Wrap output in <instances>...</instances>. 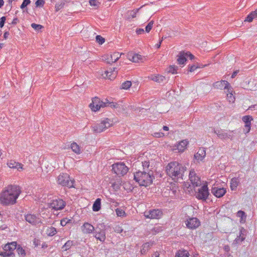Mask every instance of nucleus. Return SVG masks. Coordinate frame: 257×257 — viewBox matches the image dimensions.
<instances>
[{
	"label": "nucleus",
	"instance_id": "obj_47",
	"mask_svg": "<svg viewBox=\"0 0 257 257\" xmlns=\"http://www.w3.org/2000/svg\"><path fill=\"white\" fill-rule=\"evenodd\" d=\"M31 3L30 0H24L23 3L22 4L21 6V8L22 9H24L25 7H26L29 4H30Z\"/></svg>",
	"mask_w": 257,
	"mask_h": 257
},
{
	"label": "nucleus",
	"instance_id": "obj_33",
	"mask_svg": "<svg viewBox=\"0 0 257 257\" xmlns=\"http://www.w3.org/2000/svg\"><path fill=\"white\" fill-rule=\"evenodd\" d=\"M101 206V199L97 198L93 204L92 209L94 211H98L100 210Z\"/></svg>",
	"mask_w": 257,
	"mask_h": 257
},
{
	"label": "nucleus",
	"instance_id": "obj_25",
	"mask_svg": "<svg viewBox=\"0 0 257 257\" xmlns=\"http://www.w3.org/2000/svg\"><path fill=\"white\" fill-rule=\"evenodd\" d=\"M243 121L245 123V127L247 129V133L249 132L250 128L251 121L252 117L249 115H245L242 117Z\"/></svg>",
	"mask_w": 257,
	"mask_h": 257
},
{
	"label": "nucleus",
	"instance_id": "obj_21",
	"mask_svg": "<svg viewBox=\"0 0 257 257\" xmlns=\"http://www.w3.org/2000/svg\"><path fill=\"white\" fill-rule=\"evenodd\" d=\"M121 56V54L118 52H114L112 54H111L110 55H107L105 57H107V58L105 59L107 60V63H111L115 62L117 61Z\"/></svg>",
	"mask_w": 257,
	"mask_h": 257
},
{
	"label": "nucleus",
	"instance_id": "obj_5",
	"mask_svg": "<svg viewBox=\"0 0 257 257\" xmlns=\"http://www.w3.org/2000/svg\"><path fill=\"white\" fill-rule=\"evenodd\" d=\"M112 125V121L108 118H105L101 122L97 123L92 126L93 131L94 133H100L108 128Z\"/></svg>",
	"mask_w": 257,
	"mask_h": 257
},
{
	"label": "nucleus",
	"instance_id": "obj_57",
	"mask_svg": "<svg viewBox=\"0 0 257 257\" xmlns=\"http://www.w3.org/2000/svg\"><path fill=\"white\" fill-rule=\"evenodd\" d=\"M187 54V58L189 57L190 59L192 60L194 58V56L191 54L189 52H185Z\"/></svg>",
	"mask_w": 257,
	"mask_h": 257
},
{
	"label": "nucleus",
	"instance_id": "obj_56",
	"mask_svg": "<svg viewBox=\"0 0 257 257\" xmlns=\"http://www.w3.org/2000/svg\"><path fill=\"white\" fill-rule=\"evenodd\" d=\"M144 33V30L143 29H138L136 30V33L138 35H141Z\"/></svg>",
	"mask_w": 257,
	"mask_h": 257
},
{
	"label": "nucleus",
	"instance_id": "obj_29",
	"mask_svg": "<svg viewBox=\"0 0 257 257\" xmlns=\"http://www.w3.org/2000/svg\"><path fill=\"white\" fill-rule=\"evenodd\" d=\"M71 148L73 152L77 154H80L82 152L80 147L75 142L71 144Z\"/></svg>",
	"mask_w": 257,
	"mask_h": 257
},
{
	"label": "nucleus",
	"instance_id": "obj_60",
	"mask_svg": "<svg viewBox=\"0 0 257 257\" xmlns=\"http://www.w3.org/2000/svg\"><path fill=\"white\" fill-rule=\"evenodd\" d=\"M19 22V19L17 18H15L13 19L12 23L13 25H16Z\"/></svg>",
	"mask_w": 257,
	"mask_h": 257
},
{
	"label": "nucleus",
	"instance_id": "obj_39",
	"mask_svg": "<svg viewBox=\"0 0 257 257\" xmlns=\"http://www.w3.org/2000/svg\"><path fill=\"white\" fill-rule=\"evenodd\" d=\"M57 232L56 228L54 227H51L47 229V233L49 236H53Z\"/></svg>",
	"mask_w": 257,
	"mask_h": 257
},
{
	"label": "nucleus",
	"instance_id": "obj_24",
	"mask_svg": "<svg viewBox=\"0 0 257 257\" xmlns=\"http://www.w3.org/2000/svg\"><path fill=\"white\" fill-rule=\"evenodd\" d=\"M26 220L32 224H36L40 222L39 218L36 215L31 214H27L25 215Z\"/></svg>",
	"mask_w": 257,
	"mask_h": 257
},
{
	"label": "nucleus",
	"instance_id": "obj_3",
	"mask_svg": "<svg viewBox=\"0 0 257 257\" xmlns=\"http://www.w3.org/2000/svg\"><path fill=\"white\" fill-rule=\"evenodd\" d=\"M185 171L186 167L177 162H172L166 167L167 175L174 181H177L179 179H182Z\"/></svg>",
	"mask_w": 257,
	"mask_h": 257
},
{
	"label": "nucleus",
	"instance_id": "obj_12",
	"mask_svg": "<svg viewBox=\"0 0 257 257\" xmlns=\"http://www.w3.org/2000/svg\"><path fill=\"white\" fill-rule=\"evenodd\" d=\"M189 179L194 188L199 187L201 185L200 178L197 175L194 170H192L190 172Z\"/></svg>",
	"mask_w": 257,
	"mask_h": 257
},
{
	"label": "nucleus",
	"instance_id": "obj_20",
	"mask_svg": "<svg viewBox=\"0 0 257 257\" xmlns=\"http://www.w3.org/2000/svg\"><path fill=\"white\" fill-rule=\"evenodd\" d=\"M229 83L225 80H221L217 81L213 84V87L214 88L220 89H227L230 87Z\"/></svg>",
	"mask_w": 257,
	"mask_h": 257
},
{
	"label": "nucleus",
	"instance_id": "obj_44",
	"mask_svg": "<svg viewBox=\"0 0 257 257\" xmlns=\"http://www.w3.org/2000/svg\"><path fill=\"white\" fill-rule=\"evenodd\" d=\"M153 24H154V21H151L148 23L147 26L146 27L145 30L147 33H149L151 30V29H152V27L153 26Z\"/></svg>",
	"mask_w": 257,
	"mask_h": 257
},
{
	"label": "nucleus",
	"instance_id": "obj_38",
	"mask_svg": "<svg viewBox=\"0 0 257 257\" xmlns=\"http://www.w3.org/2000/svg\"><path fill=\"white\" fill-rule=\"evenodd\" d=\"M105 107L109 106L111 108H117L118 107V104L115 102H110L107 99L105 100Z\"/></svg>",
	"mask_w": 257,
	"mask_h": 257
},
{
	"label": "nucleus",
	"instance_id": "obj_17",
	"mask_svg": "<svg viewBox=\"0 0 257 257\" xmlns=\"http://www.w3.org/2000/svg\"><path fill=\"white\" fill-rule=\"evenodd\" d=\"M83 233L89 234L93 233L94 231V227L88 222H85L81 227Z\"/></svg>",
	"mask_w": 257,
	"mask_h": 257
},
{
	"label": "nucleus",
	"instance_id": "obj_35",
	"mask_svg": "<svg viewBox=\"0 0 257 257\" xmlns=\"http://www.w3.org/2000/svg\"><path fill=\"white\" fill-rule=\"evenodd\" d=\"M139 10H140V9H137L134 10L133 11L128 12L127 19L131 20V19L135 18L136 17L137 14L138 13Z\"/></svg>",
	"mask_w": 257,
	"mask_h": 257
},
{
	"label": "nucleus",
	"instance_id": "obj_4",
	"mask_svg": "<svg viewBox=\"0 0 257 257\" xmlns=\"http://www.w3.org/2000/svg\"><path fill=\"white\" fill-rule=\"evenodd\" d=\"M17 242L15 241L7 243L3 247L5 251L1 252L0 255L3 257H13L14 255L13 251L17 248Z\"/></svg>",
	"mask_w": 257,
	"mask_h": 257
},
{
	"label": "nucleus",
	"instance_id": "obj_6",
	"mask_svg": "<svg viewBox=\"0 0 257 257\" xmlns=\"http://www.w3.org/2000/svg\"><path fill=\"white\" fill-rule=\"evenodd\" d=\"M112 171L118 176H123L128 171V167L123 163H116L112 166Z\"/></svg>",
	"mask_w": 257,
	"mask_h": 257
},
{
	"label": "nucleus",
	"instance_id": "obj_41",
	"mask_svg": "<svg viewBox=\"0 0 257 257\" xmlns=\"http://www.w3.org/2000/svg\"><path fill=\"white\" fill-rule=\"evenodd\" d=\"M115 212L117 216L124 217L126 216L124 211L120 208H116Z\"/></svg>",
	"mask_w": 257,
	"mask_h": 257
},
{
	"label": "nucleus",
	"instance_id": "obj_40",
	"mask_svg": "<svg viewBox=\"0 0 257 257\" xmlns=\"http://www.w3.org/2000/svg\"><path fill=\"white\" fill-rule=\"evenodd\" d=\"M132 85V82L130 81H126L122 83L121 85V89H127Z\"/></svg>",
	"mask_w": 257,
	"mask_h": 257
},
{
	"label": "nucleus",
	"instance_id": "obj_30",
	"mask_svg": "<svg viewBox=\"0 0 257 257\" xmlns=\"http://www.w3.org/2000/svg\"><path fill=\"white\" fill-rule=\"evenodd\" d=\"M255 18H257V9L250 13L246 18L244 21L251 22Z\"/></svg>",
	"mask_w": 257,
	"mask_h": 257
},
{
	"label": "nucleus",
	"instance_id": "obj_63",
	"mask_svg": "<svg viewBox=\"0 0 257 257\" xmlns=\"http://www.w3.org/2000/svg\"><path fill=\"white\" fill-rule=\"evenodd\" d=\"M159 252H155V253L153 254L152 257H159Z\"/></svg>",
	"mask_w": 257,
	"mask_h": 257
},
{
	"label": "nucleus",
	"instance_id": "obj_8",
	"mask_svg": "<svg viewBox=\"0 0 257 257\" xmlns=\"http://www.w3.org/2000/svg\"><path fill=\"white\" fill-rule=\"evenodd\" d=\"M196 197L200 200H206L209 194L207 185L204 184L197 190L194 189Z\"/></svg>",
	"mask_w": 257,
	"mask_h": 257
},
{
	"label": "nucleus",
	"instance_id": "obj_53",
	"mask_svg": "<svg viewBox=\"0 0 257 257\" xmlns=\"http://www.w3.org/2000/svg\"><path fill=\"white\" fill-rule=\"evenodd\" d=\"M6 18L5 17H2L0 19V27L2 28L4 26Z\"/></svg>",
	"mask_w": 257,
	"mask_h": 257
},
{
	"label": "nucleus",
	"instance_id": "obj_64",
	"mask_svg": "<svg viewBox=\"0 0 257 257\" xmlns=\"http://www.w3.org/2000/svg\"><path fill=\"white\" fill-rule=\"evenodd\" d=\"M237 73V71H234L231 75V78H234L236 75Z\"/></svg>",
	"mask_w": 257,
	"mask_h": 257
},
{
	"label": "nucleus",
	"instance_id": "obj_13",
	"mask_svg": "<svg viewBox=\"0 0 257 257\" xmlns=\"http://www.w3.org/2000/svg\"><path fill=\"white\" fill-rule=\"evenodd\" d=\"M65 202L61 199H56L52 201L49 206L56 210H62L65 206Z\"/></svg>",
	"mask_w": 257,
	"mask_h": 257
},
{
	"label": "nucleus",
	"instance_id": "obj_7",
	"mask_svg": "<svg viewBox=\"0 0 257 257\" xmlns=\"http://www.w3.org/2000/svg\"><path fill=\"white\" fill-rule=\"evenodd\" d=\"M57 181L59 184L63 186H67L69 188L73 186V181L70 180L69 176L66 173L60 174L57 177Z\"/></svg>",
	"mask_w": 257,
	"mask_h": 257
},
{
	"label": "nucleus",
	"instance_id": "obj_52",
	"mask_svg": "<svg viewBox=\"0 0 257 257\" xmlns=\"http://www.w3.org/2000/svg\"><path fill=\"white\" fill-rule=\"evenodd\" d=\"M244 238L245 237L243 236H241L240 234L239 236L237 237L235 239V241L236 243H240L242 242L244 239Z\"/></svg>",
	"mask_w": 257,
	"mask_h": 257
},
{
	"label": "nucleus",
	"instance_id": "obj_22",
	"mask_svg": "<svg viewBox=\"0 0 257 257\" xmlns=\"http://www.w3.org/2000/svg\"><path fill=\"white\" fill-rule=\"evenodd\" d=\"M187 58V54L184 51H181L177 55V62L178 64H185Z\"/></svg>",
	"mask_w": 257,
	"mask_h": 257
},
{
	"label": "nucleus",
	"instance_id": "obj_10",
	"mask_svg": "<svg viewBox=\"0 0 257 257\" xmlns=\"http://www.w3.org/2000/svg\"><path fill=\"white\" fill-rule=\"evenodd\" d=\"M105 101H102L98 97H94L92 99V102L89 104V107L93 111L99 110L101 108L105 107Z\"/></svg>",
	"mask_w": 257,
	"mask_h": 257
},
{
	"label": "nucleus",
	"instance_id": "obj_45",
	"mask_svg": "<svg viewBox=\"0 0 257 257\" xmlns=\"http://www.w3.org/2000/svg\"><path fill=\"white\" fill-rule=\"evenodd\" d=\"M31 27L34 29H35V30H37V31L41 30L43 28V26L42 25H39V24H36L35 23H32L31 24Z\"/></svg>",
	"mask_w": 257,
	"mask_h": 257
},
{
	"label": "nucleus",
	"instance_id": "obj_28",
	"mask_svg": "<svg viewBox=\"0 0 257 257\" xmlns=\"http://www.w3.org/2000/svg\"><path fill=\"white\" fill-rule=\"evenodd\" d=\"M149 78L158 83L163 82L165 80V77L160 75H151L149 77Z\"/></svg>",
	"mask_w": 257,
	"mask_h": 257
},
{
	"label": "nucleus",
	"instance_id": "obj_1",
	"mask_svg": "<svg viewBox=\"0 0 257 257\" xmlns=\"http://www.w3.org/2000/svg\"><path fill=\"white\" fill-rule=\"evenodd\" d=\"M156 165V161L152 158H148L142 161L144 171H138L134 174V179L140 186L147 187L152 184Z\"/></svg>",
	"mask_w": 257,
	"mask_h": 257
},
{
	"label": "nucleus",
	"instance_id": "obj_15",
	"mask_svg": "<svg viewBox=\"0 0 257 257\" xmlns=\"http://www.w3.org/2000/svg\"><path fill=\"white\" fill-rule=\"evenodd\" d=\"M144 215L146 218L150 219H159L162 215V212L159 209H153L145 212Z\"/></svg>",
	"mask_w": 257,
	"mask_h": 257
},
{
	"label": "nucleus",
	"instance_id": "obj_46",
	"mask_svg": "<svg viewBox=\"0 0 257 257\" xmlns=\"http://www.w3.org/2000/svg\"><path fill=\"white\" fill-rule=\"evenodd\" d=\"M17 251L19 254L22 255H25V251L21 246H19L17 248Z\"/></svg>",
	"mask_w": 257,
	"mask_h": 257
},
{
	"label": "nucleus",
	"instance_id": "obj_51",
	"mask_svg": "<svg viewBox=\"0 0 257 257\" xmlns=\"http://www.w3.org/2000/svg\"><path fill=\"white\" fill-rule=\"evenodd\" d=\"M198 68H200V66H196L195 65H193L189 66V70L190 72H192L194 71Z\"/></svg>",
	"mask_w": 257,
	"mask_h": 257
},
{
	"label": "nucleus",
	"instance_id": "obj_37",
	"mask_svg": "<svg viewBox=\"0 0 257 257\" xmlns=\"http://www.w3.org/2000/svg\"><path fill=\"white\" fill-rule=\"evenodd\" d=\"M189 254L187 250H179L176 257H189Z\"/></svg>",
	"mask_w": 257,
	"mask_h": 257
},
{
	"label": "nucleus",
	"instance_id": "obj_43",
	"mask_svg": "<svg viewBox=\"0 0 257 257\" xmlns=\"http://www.w3.org/2000/svg\"><path fill=\"white\" fill-rule=\"evenodd\" d=\"M96 41L101 45L105 42V39L100 35H97L96 36Z\"/></svg>",
	"mask_w": 257,
	"mask_h": 257
},
{
	"label": "nucleus",
	"instance_id": "obj_36",
	"mask_svg": "<svg viewBox=\"0 0 257 257\" xmlns=\"http://www.w3.org/2000/svg\"><path fill=\"white\" fill-rule=\"evenodd\" d=\"M73 245V241L72 240H68L65 244L62 247V249L66 251L69 248H71V247Z\"/></svg>",
	"mask_w": 257,
	"mask_h": 257
},
{
	"label": "nucleus",
	"instance_id": "obj_48",
	"mask_svg": "<svg viewBox=\"0 0 257 257\" xmlns=\"http://www.w3.org/2000/svg\"><path fill=\"white\" fill-rule=\"evenodd\" d=\"M64 5V3L62 2L60 4H57L55 6L56 11H58L61 9Z\"/></svg>",
	"mask_w": 257,
	"mask_h": 257
},
{
	"label": "nucleus",
	"instance_id": "obj_14",
	"mask_svg": "<svg viewBox=\"0 0 257 257\" xmlns=\"http://www.w3.org/2000/svg\"><path fill=\"white\" fill-rule=\"evenodd\" d=\"M185 224L188 228L195 229L200 225V222L198 218L191 217L185 221Z\"/></svg>",
	"mask_w": 257,
	"mask_h": 257
},
{
	"label": "nucleus",
	"instance_id": "obj_27",
	"mask_svg": "<svg viewBox=\"0 0 257 257\" xmlns=\"http://www.w3.org/2000/svg\"><path fill=\"white\" fill-rule=\"evenodd\" d=\"M129 59L135 63H139L142 61L143 57L138 54H133L128 55Z\"/></svg>",
	"mask_w": 257,
	"mask_h": 257
},
{
	"label": "nucleus",
	"instance_id": "obj_26",
	"mask_svg": "<svg viewBox=\"0 0 257 257\" xmlns=\"http://www.w3.org/2000/svg\"><path fill=\"white\" fill-rule=\"evenodd\" d=\"M206 156V151L204 148H200L197 152L194 155V158L199 161H202Z\"/></svg>",
	"mask_w": 257,
	"mask_h": 257
},
{
	"label": "nucleus",
	"instance_id": "obj_50",
	"mask_svg": "<svg viewBox=\"0 0 257 257\" xmlns=\"http://www.w3.org/2000/svg\"><path fill=\"white\" fill-rule=\"evenodd\" d=\"M45 4L44 0H37L35 3L36 7H43Z\"/></svg>",
	"mask_w": 257,
	"mask_h": 257
},
{
	"label": "nucleus",
	"instance_id": "obj_58",
	"mask_svg": "<svg viewBox=\"0 0 257 257\" xmlns=\"http://www.w3.org/2000/svg\"><path fill=\"white\" fill-rule=\"evenodd\" d=\"M67 223H68V221H66L65 219H62L61 221L60 224L62 226H64L67 224Z\"/></svg>",
	"mask_w": 257,
	"mask_h": 257
},
{
	"label": "nucleus",
	"instance_id": "obj_49",
	"mask_svg": "<svg viewBox=\"0 0 257 257\" xmlns=\"http://www.w3.org/2000/svg\"><path fill=\"white\" fill-rule=\"evenodd\" d=\"M89 3L91 6L95 7H97L99 4L97 0H89Z\"/></svg>",
	"mask_w": 257,
	"mask_h": 257
},
{
	"label": "nucleus",
	"instance_id": "obj_54",
	"mask_svg": "<svg viewBox=\"0 0 257 257\" xmlns=\"http://www.w3.org/2000/svg\"><path fill=\"white\" fill-rule=\"evenodd\" d=\"M237 215L238 217H240L241 218H243V217H245V213L243 211L239 210L237 213Z\"/></svg>",
	"mask_w": 257,
	"mask_h": 257
},
{
	"label": "nucleus",
	"instance_id": "obj_9",
	"mask_svg": "<svg viewBox=\"0 0 257 257\" xmlns=\"http://www.w3.org/2000/svg\"><path fill=\"white\" fill-rule=\"evenodd\" d=\"M213 132L222 140H226L227 139L232 140L234 137L232 131L226 132L224 130L216 129L214 130Z\"/></svg>",
	"mask_w": 257,
	"mask_h": 257
},
{
	"label": "nucleus",
	"instance_id": "obj_34",
	"mask_svg": "<svg viewBox=\"0 0 257 257\" xmlns=\"http://www.w3.org/2000/svg\"><path fill=\"white\" fill-rule=\"evenodd\" d=\"M153 243H150L149 242H147L144 243L142 246V249L141 250V253L144 254L146 253L147 251L151 248V246H152Z\"/></svg>",
	"mask_w": 257,
	"mask_h": 257
},
{
	"label": "nucleus",
	"instance_id": "obj_18",
	"mask_svg": "<svg viewBox=\"0 0 257 257\" xmlns=\"http://www.w3.org/2000/svg\"><path fill=\"white\" fill-rule=\"evenodd\" d=\"M7 165L9 168L17 169L19 171H22L24 170V165L22 164L16 162L13 160L9 161L7 163Z\"/></svg>",
	"mask_w": 257,
	"mask_h": 257
},
{
	"label": "nucleus",
	"instance_id": "obj_11",
	"mask_svg": "<svg viewBox=\"0 0 257 257\" xmlns=\"http://www.w3.org/2000/svg\"><path fill=\"white\" fill-rule=\"evenodd\" d=\"M100 227L96 228L94 237L100 241L103 242L105 239V225L104 224H100Z\"/></svg>",
	"mask_w": 257,
	"mask_h": 257
},
{
	"label": "nucleus",
	"instance_id": "obj_55",
	"mask_svg": "<svg viewBox=\"0 0 257 257\" xmlns=\"http://www.w3.org/2000/svg\"><path fill=\"white\" fill-rule=\"evenodd\" d=\"M160 230V227H154L152 230V233L153 234H156L157 232H159Z\"/></svg>",
	"mask_w": 257,
	"mask_h": 257
},
{
	"label": "nucleus",
	"instance_id": "obj_19",
	"mask_svg": "<svg viewBox=\"0 0 257 257\" xmlns=\"http://www.w3.org/2000/svg\"><path fill=\"white\" fill-rule=\"evenodd\" d=\"M226 189L224 188L213 187L211 189V193L216 197L220 198L226 193Z\"/></svg>",
	"mask_w": 257,
	"mask_h": 257
},
{
	"label": "nucleus",
	"instance_id": "obj_61",
	"mask_svg": "<svg viewBox=\"0 0 257 257\" xmlns=\"http://www.w3.org/2000/svg\"><path fill=\"white\" fill-rule=\"evenodd\" d=\"M9 32H5L4 34V37L5 39H7L9 35Z\"/></svg>",
	"mask_w": 257,
	"mask_h": 257
},
{
	"label": "nucleus",
	"instance_id": "obj_62",
	"mask_svg": "<svg viewBox=\"0 0 257 257\" xmlns=\"http://www.w3.org/2000/svg\"><path fill=\"white\" fill-rule=\"evenodd\" d=\"M163 39V38H162V40L160 41L159 43L156 45V47L157 48H159L160 47Z\"/></svg>",
	"mask_w": 257,
	"mask_h": 257
},
{
	"label": "nucleus",
	"instance_id": "obj_23",
	"mask_svg": "<svg viewBox=\"0 0 257 257\" xmlns=\"http://www.w3.org/2000/svg\"><path fill=\"white\" fill-rule=\"evenodd\" d=\"M188 143L189 142L187 140H182L175 146L176 148H174V150H177L179 152H183L186 149Z\"/></svg>",
	"mask_w": 257,
	"mask_h": 257
},
{
	"label": "nucleus",
	"instance_id": "obj_31",
	"mask_svg": "<svg viewBox=\"0 0 257 257\" xmlns=\"http://www.w3.org/2000/svg\"><path fill=\"white\" fill-rule=\"evenodd\" d=\"M239 184L238 179L236 178H232L230 181V188L232 190H235Z\"/></svg>",
	"mask_w": 257,
	"mask_h": 257
},
{
	"label": "nucleus",
	"instance_id": "obj_32",
	"mask_svg": "<svg viewBox=\"0 0 257 257\" xmlns=\"http://www.w3.org/2000/svg\"><path fill=\"white\" fill-rule=\"evenodd\" d=\"M231 86L227 89V98L229 102H233L235 98L233 95L232 90Z\"/></svg>",
	"mask_w": 257,
	"mask_h": 257
},
{
	"label": "nucleus",
	"instance_id": "obj_59",
	"mask_svg": "<svg viewBox=\"0 0 257 257\" xmlns=\"http://www.w3.org/2000/svg\"><path fill=\"white\" fill-rule=\"evenodd\" d=\"M163 135L162 133H156L154 134V136L157 138L161 137Z\"/></svg>",
	"mask_w": 257,
	"mask_h": 257
},
{
	"label": "nucleus",
	"instance_id": "obj_16",
	"mask_svg": "<svg viewBox=\"0 0 257 257\" xmlns=\"http://www.w3.org/2000/svg\"><path fill=\"white\" fill-rule=\"evenodd\" d=\"M102 73V71L100 72ZM117 75V71L115 68H110L109 70L104 71V73L101 74V76L104 78H108L110 80L113 79Z\"/></svg>",
	"mask_w": 257,
	"mask_h": 257
},
{
	"label": "nucleus",
	"instance_id": "obj_42",
	"mask_svg": "<svg viewBox=\"0 0 257 257\" xmlns=\"http://www.w3.org/2000/svg\"><path fill=\"white\" fill-rule=\"evenodd\" d=\"M177 67L175 66H170L168 69V72L172 74L177 73Z\"/></svg>",
	"mask_w": 257,
	"mask_h": 257
},
{
	"label": "nucleus",
	"instance_id": "obj_2",
	"mask_svg": "<svg viewBox=\"0 0 257 257\" xmlns=\"http://www.w3.org/2000/svg\"><path fill=\"white\" fill-rule=\"evenodd\" d=\"M21 192L19 186L9 185L0 194L1 204L3 205H10L15 204Z\"/></svg>",
	"mask_w": 257,
	"mask_h": 257
}]
</instances>
